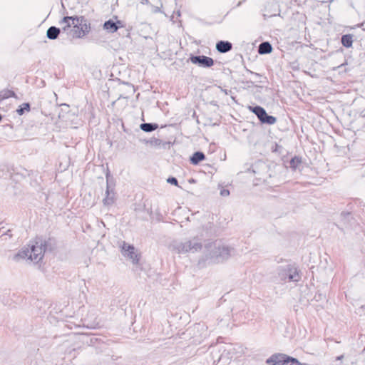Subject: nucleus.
<instances>
[{"label":"nucleus","instance_id":"a211bd4d","mask_svg":"<svg viewBox=\"0 0 365 365\" xmlns=\"http://www.w3.org/2000/svg\"><path fill=\"white\" fill-rule=\"evenodd\" d=\"M169 183H171L175 186H178V182L176 178H170L167 180Z\"/></svg>","mask_w":365,"mask_h":365},{"label":"nucleus","instance_id":"4468645a","mask_svg":"<svg viewBox=\"0 0 365 365\" xmlns=\"http://www.w3.org/2000/svg\"><path fill=\"white\" fill-rule=\"evenodd\" d=\"M158 128L157 124L143 123L140 125V128L145 132H150L156 130Z\"/></svg>","mask_w":365,"mask_h":365},{"label":"nucleus","instance_id":"f8f14e48","mask_svg":"<svg viewBox=\"0 0 365 365\" xmlns=\"http://www.w3.org/2000/svg\"><path fill=\"white\" fill-rule=\"evenodd\" d=\"M60 33V29L54 26L50 27L47 31V36L50 39H56Z\"/></svg>","mask_w":365,"mask_h":365},{"label":"nucleus","instance_id":"ddd939ff","mask_svg":"<svg viewBox=\"0 0 365 365\" xmlns=\"http://www.w3.org/2000/svg\"><path fill=\"white\" fill-rule=\"evenodd\" d=\"M289 281H294L297 282L300 279V276L299 274V272L295 268H290L289 269V276H288Z\"/></svg>","mask_w":365,"mask_h":365},{"label":"nucleus","instance_id":"39448f33","mask_svg":"<svg viewBox=\"0 0 365 365\" xmlns=\"http://www.w3.org/2000/svg\"><path fill=\"white\" fill-rule=\"evenodd\" d=\"M190 60L193 64H198L200 66L209 68L214 65V60L205 56H191Z\"/></svg>","mask_w":365,"mask_h":365},{"label":"nucleus","instance_id":"412c9836","mask_svg":"<svg viewBox=\"0 0 365 365\" xmlns=\"http://www.w3.org/2000/svg\"><path fill=\"white\" fill-rule=\"evenodd\" d=\"M350 69L349 68H344V69L341 71H339V73H346L347 71H349Z\"/></svg>","mask_w":365,"mask_h":365},{"label":"nucleus","instance_id":"f03ea898","mask_svg":"<svg viewBox=\"0 0 365 365\" xmlns=\"http://www.w3.org/2000/svg\"><path fill=\"white\" fill-rule=\"evenodd\" d=\"M48 243L40 237L31 241L29 247L19 254L22 257H28L31 261L38 262L43 257Z\"/></svg>","mask_w":365,"mask_h":365},{"label":"nucleus","instance_id":"9b49d317","mask_svg":"<svg viewBox=\"0 0 365 365\" xmlns=\"http://www.w3.org/2000/svg\"><path fill=\"white\" fill-rule=\"evenodd\" d=\"M103 28L111 33H114L118 30V26L115 22L109 20L104 23Z\"/></svg>","mask_w":365,"mask_h":365},{"label":"nucleus","instance_id":"9d476101","mask_svg":"<svg viewBox=\"0 0 365 365\" xmlns=\"http://www.w3.org/2000/svg\"><path fill=\"white\" fill-rule=\"evenodd\" d=\"M272 46L268 42L262 43L259 46V53L260 54L269 53L272 51Z\"/></svg>","mask_w":365,"mask_h":365},{"label":"nucleus","instance_id":"4be33fe9","mask_svg":"<svg viewBox=\"0 0 365 365\" xmlns=\"http://www.w3.org/2000/svg\"><path fill=\"white\" fill-rule=\"evenodd\" d=\"M342 358H343V355H341V356H338V357H337V359H339H339H341Z\"/></svg>","mask_w":365,"mask_h":365},{"label":"nucleus","instance_id":"6e6552de","mask_svg":"<svg viewBox=\"0 0 365 365\" xmlns=\"http://www.w3.org/2000/svg\"><path fill=\"white\" fill-rule=\"evenodd\" d=\"M205 158V156L202 152H195L191 157L190 162L193 165H197Z\"/></svg>","mask_w":365,"mask_h":365},{"label":"nucleus","instance_id":"2eb2a0df","mask_svg":"<svg viewBox=\"0 0 365 365\" xmlns=\"http://www.w3.org/2000/svg\"><path fill=\"white\" fill-rule=\"evenodd\" d=\"M15 96V93L11 90H4L0 92V99H6Z\"/></svg>","mask_w":365,"mask_h":365},{"label":"nucleus","instance_id":"20e7f679","mask_svg":"<svg viewBox=\"0 0 365 365\" xmlns=\"http://www.w3.org/2000/svg\"><path fill=\"white\" fill-rule=\"evenodd\" d=\"M249 110L255 113L262 123L273 125L277 122L275 117L269 115L265 110L260 106H250Z\"/></svg>","mask_w":365,"mask_h":365},{"label":"nucleus","instance_id":"1a4fd4ad","mask_svg":"<svg viewBox=\"0 0 365 365\" xmlns=\"http://www.w3.org/2000/svg\"><path fill=\"white\" fill-rule=\"evenodd\" d=\"M341 41L344 46L350 48L353 43V36L351 34L343 35Z\"/></svg>","mask_w":365,"mask_h":365},{"label":"nucleus","instance_id":"dca6fc26","mask_svg":"<svg viewBox=\"0 0 365 365\" xmlns=\"http://www.w3.org/2000/svg\"><path fill=\"white\" fill-rule=\"evenodd\" d=\"M302 163V159L299 157H294L290 161V167L292 169H297Z\"/></svg>","mask_w":365,"mask_h":365},{"label":"nucleus","instance_id":"0eeeda50","mask_svg":"<svg viewBox=\"0 0 365 365\" xmlns=\"http://www.w3.org/2000/svg\"><path fill=\"white\" fill-rule=\"evenodd\" d=\"M232 48V45L229 41H220L217 43L216 48L220 53H226L230 51Z\"/></svg>","mask_w":365,"mask_h":365},{"label":"nucleus","instance_id":"aec40b11","mask_svg":"<svg viewBox=\"0 0 365 365\" xmlns=\"http://www.w3.org/2000/svg\"><path fill=\"white\" fill-rule=\"evenodd\" d=\"M111 202H112V200H109V199H108V198H106V199L104 200V204H105V205H109V204H110Z\"/></svg>","mask_w":365,"mask_h":365},{"label":"nucleus","instance_id":"f3484780","mask_svg":"<svg viewBox=\"0 0 365 365\" xmlns=\"http://www.w3.org/2000/svg\"><path fill=\"white\" fill-rule=\"evenodd\" d=\"M30 110V105L29 103H23L20 107L16 110V112L19 115H21L24 113L25 111L29 112Z\"/></svg>","mask_w":365,"mask_h":365},{"label":"nucleus","instance_id":"423d86ee","mask_svg":"<svg viewBox=\"0 0 365 365\" xmlns=\"http://www.w3.org/2000/svg\"><path fill=\"white\" fill-rule=\"evenodd\" d=\"M122 250L127 252V256L131 259L133 262L138 263L139 262L140 256L135 252V248L133 245L124 243Z\"/></svg>","mask_w":365,"mask_h":365},{"label":"nucleus","instance_id":"6ab92c4d","mask_svg":"<svg viewBox=\"0 0 365 365\" xmlns=\"http://www.w3.org/2000/svg\"><path fill=\"white\" fill-rule=\"evenodd\" d=\"M347 65V63L345 62V63H341V65L338 66L337 67H334L333 69H335V68H339V69H342L344 67H345Z\"/></svg>","mask_w":365,"mask_h":365},{"label":"nucleus","instance_id":"f257e3e1","mask_svg":"<svg viewBox=\"0 0 365 365\" xmlns=\"http://www.w3.org/2000/svg\"><path fill=\"white\" fill-rule=\"evenodd\" d=\"M63 33L73 38H80L90 31V25L83 16H65L60 21Z\"/></svg>","mask_w":365,"mask_h":365},{"label":"nucleus","instance_id":"7ed1b4c3","mask_svg":"<svg viewBox=\"0 0 365 365\" xmlns=\"http://www.w3.org/2000/svg\"><path fill=\"white\" fill-rule=\"evenodd\" d=\"M266 363L269 365H301L294 358L290 357L284 354H275L267 359Z\"/></svg>","mask_w":365,"mask_h":365}]
</instances>
